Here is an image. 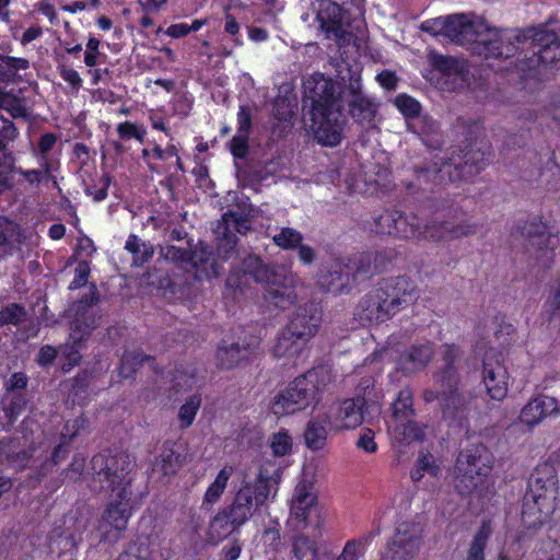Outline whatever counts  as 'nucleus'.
<instances>
[{
	"mask_svg": "<svg viewBox=\"0 0 560 560\" xmlns=\"http://www.w3.org/2000/svg\"><path fill=\"white\" fill-rule=\"evenodd\" d=\"M436 33H442L453 43H472L474 51L485 60H511L526 77L560 61V27L547 25L505 32H489L479 36L475 25L464 14L441 16L432 21Z\"/></svg>",
	"mask_w": 560,
	"mask_h": 560,
	"instance_id": "f257e3e1",
	"label": "nucleus"
},
{
	"mask_svg": "<svg viewBox=\"0 0 560 560\" xmlns=\"http://www.w3.org/2000/svg\"><path fill=\"white\" fill-rule=\"evenodd\" d=\"M456 127L463 135L462 144L453 147L451 156L440 162L413 166V186H443L451 183L468 182L485 170L492 154L491 143L483 137L481 120L456 119Z\"/></svg>",
	"mask_w": 560,
	"mask_h": 560,
	"instance_id": "f03ea898",
	"label": "nucleus"
},
{
	"mask_svg": "<svg viewBox=\"0 0 560 560\" xmlns=\"http://www.w3.org/2000/svg\"><path fill=\"white\" fill-rule=\"evenodd\" d=\"M131 468L129 455L122 452L97 453L91 459L94 479L106 482L104 487L115 494L103 511L98 527L101 541L112 546L121 539L132 515Z\"/></svg>",
	"mask_w": 560,
	"mask_h": 560,
	"instance_id": "7ed1b4c3",
	"label": "nucleus"
},
{
	"mask_svg": "<svg viewBox=\"0 0 560 560\" xmlns=\"http://www.w3.org/2000/svg\"><path fill=\"white\" fill-rule=\"evenodd\" d=\"M303 106L310 108L314 138L325 147H337L343 139L346 118L343 93L347 85L316 71L303 79Z\"/></svg>",
	"mask_w": 560,
	"mask_h": 560,
	"instance_id": "20e7f679",
	"label": "nucleus"
},
{
	"mask_svg": "<svg viewBox=\"0 0 560 560\" xmlns=\"http://www.w3.org/2000/svg\"><path fill=\"white\" fill-rule=\"evenodd\" d=\"M463 350L456 343L442 346V364L433 373L438 388H427L422 398L427 404L439 402L442 418L452 428H466L471 412L476 409V397L460 388L458 363Z\"/></svg>",
	"mask_w": 560,
	"mask_h": 560,
	"instance_id": "39448f33",
	"label": "nucleus"
},
{
	"mask_svg": "<svg viewBox=\"0 0 560 560\" xmlns=\"http://www.w3.org/2000/svg\"><path fill=\"white\" fill-rule=\"evenodd\" d=\"M417 299V285L406 276L383 279L358 305V316L369 324L384 323Z\"/></svg>",
	"mask_w": 560,
	"mask_h": 560,
	"instance_id": "423d86ee",
	"label": "nucleus"
},
{
	"mask_svg": "<svg viewBox=\"0 0 560 560\" xmlns=\"http://www.w3.org/2000/svg\"><path fill=\"white\" fill-rule=\"evenodd\" d=\"M559 493L556 467L544 462L537 465L527 481L522 501L521 521L527 529H536L551 521Z\"/></svg>",
	"mask_w": 560,
	"mask_h": 560,
	"instance_id": "0eeeda50",
	"label": "nucleus"
},
{
	"mask_svg": "<svg viewBox=\"0 0 560 560\" xmlns=\"http://www.w3.org/2000/svg\"><path fill=\"white\" fill-rule=\"evenodd\" d=\"M331 381V373L325 366L310 369L275 395L272 412L276 416H285L305 410L311 406L315 407L322 400L323 393Z\"/></svg>",
	"mask_w": 560,
	"mask_h": 560,
	"instance_id": "6e6552de",
	"label": "nucleus"
},
{
	"mask_svg": "<svg viewBox=\"0 0 560 560\" xmlns=\"http://www.w3.org/2000/svg\"><path fill=\"white\" fill-rule=\"evenodd\" d=\"M494 456L483 443H472L462 450L454 465L456 488L462 494H470L482 487L490 476Z\"/></svg>",
	"mask_w": 560,
	"mask_h": 560,
	"instance_id": "1a4fd4ad",
	"label": "nucleus"
},
{
	"mask_svg": "<svg viewBox=\"0 0 560 560\" xmlns=\"http://www.w3.org/2000/svg\"><path fill=\"white\" fill-rule=\"evenodd\" d=\"M364 3L357 5L352 1L342 3L340 0H318L317 4L314 3L315 19L325 37L338 43L350 40L354 16H363Z\"/></svg>",
	"mask_w": 560,
	"mask_h": 560,
	"instance_id": "9d476101",
	"label": "nucleus"
},
{
	"mask_svg": "<svg viewBox=\"0 0 560 560\" xmlns=\"http://www.w3.org/2000/svg\"><path fill=\"white\" fill-rule=\"evenodd\" d=\"M518 233L535 252L536 266L542 270L550 269L555 264L556 249L560 245V231L555 220L534 217L512 229Z\"/></svg>",
	"mask_w": 560,
	"mask_h": 560,
	"instance_id": "9b49d317",
	"label": "nucleus"
},
{
	"mask_svg": "<svg viewBox=\"0 0 560 560\" xmlns=\"http://www.w3.org/2000/svg\"><path fill=\"white\" fill-rule=\"evenodd\" d=\"M270 491V477L259 471L254 480L243 479L229 506L243 522L247 523L255 512L266 505Z\"/></svg>",
	"mask_w": 560,
	"mask_h": 560,
	"instance_id": "f8f14e48",
	"label": "nucleus"
},
{
	"mask_svg": "<svg viewBox=\"0 0 560 560\" xmlns=\"http://www.w3.org/2000/svg\"><path fill=\"white\" fill-rule=\"evenodd\" d=\"M259 345L260 342L256 338L223 337L215 349L217 368L230 371L250 364L257 355Z\"/></svg>",
	"mask_w": 560,
	"mask_h": 560,
	"instance_id": "ddd939ff",
	"label": "nucleus"
},
{
	"mask_svg": "<svg viewBox=\"0 0 560 560\" xmlns=\"http://www.w3.org/2000/svg\"><path fill=\"white\" fill-rule=\"evenodd\" d=\"M277 275L273 268L256 254H247L238 265L232 266L225 284L233 290H242L249 280L269 284Z\"/></svg>",
	"mask_w": 560,
	"mask_h": 560,
	"instance_id": "4468645a",
	"label": "nucleus"
},
{
	"mask_svg": "<svg viewBox=\"0 0 560 560\" xmlns=\"http://www.w3.org/2000/svg\"><path fill=\"white\" fill-rule=\"evenodd\" d=\"M422 530L412 522L399 523L388 540L384 560H412L420 551Z\"/></svg>",
	"mask_w": 560,
	"mask_h": 560,
	"instance_id": "2eb2a0df",
	"label": "nucleus"
},
{
	"mask_svg": "<svg viewBox=\"0 0 560 560\" xmlns=\"http://www.w3.org/2000/svg\"><path fill=\"white\" fill-rule=\"evenodd\" d=\"M360 268H353L350 262L342 259H334L320 270L318 284L320 288L332 294L348 293L357 282Z\"/></svg>",
	"mask_w": 560,
	"mask_h": 560,
	"instance_id": "dca6fc26",
	"label": "nucleus"
},
{
	"mask_svg": "<svg viewBox=\"0 0 560 560\" xmlns=\"http://www.w3.org/2000/svg\"><path fill=\"white\" fill-rule=\"evenodd\" d=\"M478 225L470 220L464 219L459 222L453 221H428L423 226L420 225L418 241L446 242L459 240L465 236L474 235Z\"/></svg>",
	"mask_w": 560,
	"mask_h": 560,
	"instance_id": "f3484780",
	"label": "nucleus"
},
{
	"mask_svg": "<svg viewBox=\"0 0 560 560\" xmlns=\"http://www.w3.org/2000/svg\"><path fill=\"white\" fill-rule=\"evenodd\" d=\"M89 288V293L82 295L77 302L75 318L70 326V336L74 342L89 337L97 326V318L89 313L90 308L100 302V293L95 283H90Z\"/></svg>",
	"mask_w": 560,
	"mask_h": 560,
	"instance_id": "a211bd4d",
	"label": "nucleus"
},
{
	"mask_svg": "<svg viewBox=\"0 0 560 560\" xmlns=\"http://www.w3.org/2000/svg\"><path fill=\"white\" fill-rule=\"evenodd\" d=\"M366 406L364 396L357 395L332 406L326 413L330 418V429L336 431L350 430L359 427L363 421V409Z\"/></svg>",
	"mask_w": 560,
	"mask_h": 560,
	"instance_id": "6ab92c4d",
	"label": "nucleus"
},
{
	"mask_svg": "<svg viewBox=\"0 0 560 560\" xmlns=\"http://www.w3.org/2000/svg\"><path fill=\"white\" fill-rule=\"evenodd\" d=\"M482 383L491 399L501 401L506 397L509 373L499 354L486 353L482 360Z\"/></svg>",
	"mask_w": 560,
	"mask_h": 560,
	"instance_id": "aec40b11",
	"label": "nucleus"
},
{
	"mask_svg": "<svg viewBox=\"0 0 560 560\" xmlns=\"http://www.w3.org/2000/svg\"><path fill=\"white\" fill-rule=\"evenodd\" d=\"M347 90L351 96L348 102V113L359 125L371 124L378 110V104L362 91L360 77H350Z\"/></svg>",
	"mask_w": 560,
	"mask_h": 560,
	"instance_id": "412c9836",
	"label": "nucleus"
},
{
	"mask_svg": "<svg viewBox=\"0 0 560 560\" xmlns=\"http://www.w3.org/2000/svg\"><path fill=\"white\" fill-rule=\"evenodd\" d=\"M320 323L322 310L318 304L306 302L298 307L285 327L288 332L296 335L302 340L310 341L317 334Z\"/></svg>",
	"mask_w": 560,
	"mask_h": 560,
	"instance_id": "4be33fe9",
	"label": "nucleus"
},
{
	"mask_svg": "<svg viewBox=\"0 0 560 560\" xmlns=\"http://www.w3.org/2000/svg\"><path fill=\"white\" fill-rule=\"evenodd\" d=\"M434 353L435 349L432 341L412 343L399 353L396 360V368L404 375L418 373L431 363Z\"/></svg>",
	"mask_w": 560,
	"mask_h": 560,
	"instance_id": "5701e85b",
	"label": "nucleus"
},
{
	"mask_svg": "<svg viewBox=\"0 0 560 560\" xmlns=\"http://www.w3.org/2000/svg\"><path fill=\"white\" fill-rule=\"evenodd\" d=\"M560 412V402L548 395H537L532 398L521 410L520 420L529 428L542 422L547 417L557 416Z\"/></svg>",
	"mask_w": 560,
	"mask_h": 560,
	"instance_id": "b1692460",
	"label": "nucleus"
},
{
	"mask_svg": "<svg viewBox=\"0 0 560 560\" xmlns=\"http://www.w3.org/2000/svg\"><path fill=\"white\" fill-rule=\"evenodd\" d=\"M186 460V447L179 441L166 440L163 442L161 453L153 463V469L164 477H173L183 467Z\"/></svg>",
	"mask_w": 560,
	"mask_h": 560,
	"instance_id": "393cba45",
	"label": "nucleus"
},
{
	"mask_svg": "<svg viewBox=\"0 0 560 560\" xmlns=\"http://www.w3.org/2000/svg\"><path fill=\"white\" fill-rule=\"evenodd\" d=\"M31 405L30 395L1 394L0 427L4 432H11L19 418Z\"/></svg>",
	"mask_w": 560,
	"mask_h": 560,
	"instance_id": "a878e982",
	"label": "nucleus"
},
{
	"mask_svg": "<svg viewBox=\"0 0 560 560\" xmlns=\"http://www.w3.org/2000/svg\"><path fill=\"white\" fill-rule=\"evenodd\" d=\"M245 522L228 505L220 510L211 520L209 530L213 538L221 540L238 530Z\"/></svg>",
	"mask_w": 560,
	"mask_h": 560,
	"instance_id": "bb28decb",
	"label": "nucleus"
},
{
	"mask_svg": "<svg viewBox=\"0 0 560 560\" xmlns=\"http://www.w3.org/2000/svg\"><path fill=\"white\" fill-rule=\"evenodd\" d=\"M327 425L330 427V418L326 415L312 418L304 431V441L312 451H320L327 442Z\"/></svg>",
	"mask_w": 560,
	"mask_h": 560,
	"instance_id": "cd10ccee",
	"label": "nucleus"
},
{
	"mask_svg": "<svg viewBox=\"0 0 560 560\" xmlns=\"http://www.w3.org/2000/svg\"><path fill=\"white\" fill-rule=\"evenodd\" d=\"M21 226L0 215V260L13 255L16 245L21 243Z\"/></svg>",
	"mask_w": 560,
	"mask_h": 560,
	"instance_id": "c85d7f7f",
	"label": "nucleus"
},
{
	"mask_svg": "<svg viewBox=\"0 0 560 560\" xmlns=\"http://www.w3.org/2000/svg\"><path fill=\"white\" fill-rule=\"evenodd\" d=\"M380 535V528L370 530L362 536L349 539L339 556L327 557V560H359L368 550L374 538Z\"/></svg>",
	"mask_w": 560,
	"mask_h": 560,
	"instance_id": "c756f323",
	"label": "nucleus"
},
{
	"mask_svg": "<svg viewBox=\"0 0 560 560\" xmlns=\"http://www.w3.org/2000/svg\"><path fill=\"white\" fill-rule=\"evenodd\" d=\"M277 277L267 284L266 300L269 304L280 310H287L293 305L298 300L295 289L291 285L277 283Z\"/></svg>",
	"mask_w": 560,
	"mask_h": 560,
	"instance_id": "7c9ffc66",
	"label": "nucleus"
},
{
	"mask_svg": "<svg viewBox=\"0 0 560 560\" xmlns=\"http://www.w3.org/2000/svg\"><path fill=\"white\" fill-rule=\"evenodd\" d=\"M307 342V340H302L296 335L288 332V328L284 327L277 339L272 353L276 358L298 359Z\"/></svg>",
	"mask_w": 560,
	"mask_h": 560,
	"instance_id": "2f4dec72",
	"label": "nucleus"
},
{
	"mask_svg": "<svg viewBox=\"0 0 560 560\" xmlns=\"http://www.w3.org/2000/svg\"><path fill=\"white\" fill-rule=\"evenodd\" d=\"M395 229L393 236L400 240H417L419 238L420 218L415 213H405L401 210H395Z\"/></svg>",
	"mask_w": 560,
	"mask_h": 560,
	"instance_id": "473e14b6",
	"label": "nucleus"
},
{
	"mask_svg": "<svg viewBox=\"0 0 560 560\" xmlns=\"http://www.w3.org/2000/svg\"><path fill=\"white\" fill-rule=\"evenodd\" d=\"M389 432L393 439L402 445H408L412 442L419 441L423 436L422 428L413 420V418H406V420H393L389 427Z\"/></svg>",
	"mask_w": 560,
	"mask_h": 560,
	"instance_id": "72a5a7b5",
	"label": "nucleus"
},
{
	"mask_svg": "<svg viewBox=\"0 0 560 560\" xmlns=\"http://www.w3.org/2000/svg\"><path fill=\"white\" fill-rule=\"evenodd\" d=\"M145 362L153 363L155 362V358L153 355L144 354L141 350L125 351L121 354L118 366L119 377L122 380H133L139 369Z\"/></svg>",
	"mask_w": 560,
	"mask_h": 560,
	"instance_id": "f704fd0d",
	"label": "nucleus"
},
{
	"mask_svg": "<svg viewBox=\"0 0 560 560\" xmlns=\"http://www.w3.org/2000/svg\"><path fill=\"white\" fill-rule=\"evenodd\" d=\"M30 68V61L23 57H13L0 52V83L4 85L16 82L18 72Z\"/></svg>",
	"mask_w": 560,
	"mask_h": 560,
	"instance_id": "c9c22d12",
	"label": "nucleus"
},
{
	"mask_svg": "<svg viewBox=\"0 0 560 560\" xmlns=\"http://www.w3.org/2000/svg\"><path fill=\"white\" fill-rule=\"evenodd\" d=\"M125 249L131 254L132 266L142 267L149 262L154 254V247L151 243L142 241L137 234H129L125 243Z\"/></svg>",
	"mask_w": 560,
	"mask_h": 560,
	"instance_id": "e433bc0d",
	"label": "nucleus"
},
{
	"mask_svg": "<svg viewBox=\"0 0 560 560\" xmlns=\"http://www.w3.org/2000/svg\"><path fill=\"white\" fill-rule=\"evenodd\" d=\"M316 502V498L303 488H296L291 504V515L303 526L307 525L310 513Z\"/></svg>",
	"mask_w": 560,
	"mask_h": 560,
	"instance_id": "4c0bfd02",
	"label": "nucleus"
},
{
	"mask_svg": "<svg viewBox=\"0 0 560 560\" xmlns=\"http://www.w3.org/2000/svg\"><path fill=\"white\" fill-rule=\"evenodd\" d=\"M217 235V254L222 260L230 259L236 252L238 237L232 229L226 228V224L218 222L214 229Z\"/></svg>",
	"mask_w": 560,
	"mask_h": 560,
	"instance_id": "58836bf2",
	"label": "nucleus"
},
{
	"mask_svg": "<svg viewBox=\"0 0 560 560\" xmlns=\"http://www.w3.org/2000/svg\"><path fill=\"white\" fill-rule=\"evenodd\" d=\"M18 136L19 131L14 122L5 119L2 128H0V166L9 167L14 164L15 156L9 149V143L14 141Z\"/></svg>",
	"mask_w": 560,
	"mask_h": 560,
	"instance_id": "ea45409f",
	"label": "nucleus"
},
{
	"mask_svg": "<svg viewBox=\"0 0 560 560\" xmlns=\"http://www.w3.org/2000/svg\"><path fill=\"white\" fill-rule=\"evenodd\" d=\"M491 527L488 522H482L467 550V560H486V548L491 537Z\"/></svg>",
	"mask_w": 560,
	"mask_h": 560,
	"instance_id": "a19ab883",
	"label": "nucleus"
},
{
	"mask_svg": "<svg viewBox=\"0 0 560 560\" xmlns=\"http://www.w3.org/2000/svg\"><path fill=\"white\" fill-rule=\"evenodd\" d=\"M441 472L440 466L435 463L433 455L430 452H421L418 455L416 464L410 471V478L412 481H420L425 474L438 477Z\"/></svg>",
	"mask_w": 560,
	"mask_h": 560,
	"instance_id": "79ce46f5",
	"label": "nucleus"
},
{
	"mask_svg": "<svg viewBox=\"0 0 560 560\" xmlns=\"http://www.w3.org/2000/svg\"><path fill=\"white\" fill-rule=\"evenodd\" d=\"M292 551L298 560H316L318 558V544L315 539L301 534L294 537Z\"/></svg>",
	"mask_w": 560,
	"mask_h": 560,
	"instance_id": "37998d69",
	"label": "nucleus"
},
{
	"mask_svg": "<svg viewBox=\"0 0 560 560\" xmlns=\"http://www.w3.org/2000/svg\"><path fill=\"white\" fill-rule=\"evenodd\" d=\"M201 395L196 393L186 398L178 410L179 428L185 430L192 425L201 406Z\"/></svg>",
	"mask_w": 560,
	"mask_h": 560,
	"instance_id": "c03bdc74",
	"label": "nucleus"
},
{
	"mask_svg": "<svg viewBox=\"0 0 560 560\" xmlns=\"http://www.w3.org/2000/svg\"><path fill=\"white\" fill-rule=\"evenodd\" d=\"M413 394L410 388H404L398 393L393 404V420H406L415 417Z\"/></svg>",
	"mask_w": 560,
	"mask_h": 560,
	"instance_id": "a18cd8bd",
	"label": "nucleus"
},
{
	"mask_svg": "<svg viewBox=\"0 0 560 560\" xmlns=\"http://www.w3.org/2000/svg\"><path fill=\"white\" fill-rule=\"evenodd\" d=\"M233 469L231 467H223L220 469L214 480L209 485L206 490L203 502L213 504L215 503L223 494L229 479L231 478Z\"/></svg>",
	"mask_w": 560,
	"mask_h": 560,
	"instance_id": "49530a36",
	"label": "nucleus"
},
{
	"mask_svg": "<svg viewBox=\"0 0 560 560\" xmlns=\"http://www.w3.org/2000/svg\"><path fill=\"white\" fill-rule=\"evenodd\" d=\"M261 542L266 552H277L281 545V525L277 518H270L261 533Z\"/></svg>",
	"mask_w": 560,
	"mask_h": 560,
	"instance_id": "de8ad7c7",
	"label": "nucleus"
},
{
	"mask_svg": "<svg viewBox=\"0 0 560 560\" xmlns=\"http://www.w3.org/2000/svg\"><path fill=\"white\" fill-rule=\"evenodd\" d=\"M394 106L405 117V119H413L420 116L422 106L418 100L406 94L399 93L393 101Z\"/></svg>",
	"mask_w": 560,
	"mask_h": 560,
	"instance_id": "09e8293b",
	"label": "nucleus"
},
{
	"mask_svg": "<svg viewBox=\"0 0 560 560\" xmlns=\"http://www.w3.org/2000/svg\"><path fill=\"white\" fill-rule=\"evenodd\" d=\"M273 243L284 250L295 249L303 242V235L300 231L284 226L272 237Z\"/></svg>",
	"mask_w": 560,
	"mask_h": 560,
	"instance_id": "8fccbe9b",
	"label": "nucleus"
},
{
	"mask_svg": "<svg viewBox=\"0 0 560 560\" xmlns=\"http://www.w3.org/2000/svg\"><path fill=\"white\" fill-rule=\"evenodd\" d=\"M25 307L19 303H11L0 308V328L7 325L18 326L26 320Z\"/></svg>",
	"mask_w": 560,
	"mask_h": 560,
	"instance_id": "3c124183",
	"label": "nucleus"
},
{
	"mask_svg": "<svg viewBox=\"0 0 560 560\" xmlns=\"http://www.w3.org/2000/svg\"><path fill=\"white\" fill-rule=\"evenodd\" d=\"M395 210L385 209L382 213L374 217L372 231L378 235L393 236L395 229Z\"/></svg>",
	"mask_w": 560,
	"mask_h": 560,
	"instance_id": "603ef678",
	"label": "nucleus"
},
{
	"mask_svg": "<svg viewBox=\"0 0 560 560\" xmlns=\"http://www.w3.org/2000/svg\"><path fill=\"white\" fill-rule=\"evenodd\" d=\"M28 377L24 372H14L3 384L2 394L11 395H28L27 393Z\"/></svg>",
	"mask_w": 560,
	"mask_h": 560,
	"instance_id": "864d4df0",
	"label": "nucleus"
},
{
	"mask_svg": "<svg viewBox=\"0 0 560 560\" xmlns=\"http://www.w3.org/2000/svg\"><path fill=\"white\" fill-rule=\"evenodd\" d=\"M494 322L498 325L494 336L501 347H508L511 343L512 336L515 335L516 328L513 324L505 322V315L497 314Z\"/></svg>",
	"mask_w": 560,
	"mask_h": 560,
	"instance_id": "5fc2aeb1",
	"label": "nucleus"
},
{
	"mask_svg": "<svg viewBox=\"0 0 560 560\" xmlns=\"http://www.w3.org/2000/svg\"><path fill=\"white\" fill-rule=\"evenodd\" d=\"M145 129L131 121H122L117 126V135L120 140L128 141L136 139L140 143L144 142Z\"/></svg>",
	"mask_w": 560,
	"mask_h": 560,
	"instance_id": "6e6d98bb",
	"label": "nucleus"
},
{
	"mask_svg": "<svg viewBox=\"0 0 560 560\" xmlns=\"http://www.w3.org/2000/svg\"><path fill=\"white\" fill-rule=\"evenodd\" d=\"M219 222L221 224H226V228L232 229L236 235L237 233L245 234L250 230L247 219L243 214L231 210L225 212L222 215V220Z\"/></svg>",
	"mask_w": 560,
	"mask_h": 560,
	"instance_id": "4d7b16f0",
	"label": "nucleus"
},
{
	"mask_svg": "<svg viewBox=\"0 0 560 560\" xmlns=\"http://www.w3.org/2000/svg\"><path fill=\"white\" fill-rule=\"evenodd\" d=\"M270 447L275 456L288 455L292 450V438L287 430H280L271 438Z\"/></svg>",
	"mask_w": 560,
	"mask_h": 560,
	"instance_id": "13d9d810",
	"label": "nucleus"
},
{
	"mask_svg": "<svg viewBox=\"0 0 560 560\" xmlns=\"http://www.w3.org/2000/svg\"><path fill=\"white\" fill-rule=\"evenodd\" d=\"M110 184L112 176L108 173H104L96 184L86 186L84 192L88 196H92L94 201L100 202L107 198Z\"/></svg>",
	"mask_w": 560,
	"mask_h": 560,
	"instance_id": "bf43d9fd",
	"label": "nucleus"
},
{
	"mask_svg": "<svg viewBox=\"0 0 560 560\" xmlns=\"http://www.w3.org/2000/svg\"><path fill=\"white\" fill-rule=\"evenodd\" d=\"M228 147L235 159H245L249 153V135L236 132L230 140Z\"/></svg>",
	"mask_w": 560,
	"mask_h": 560,
	"instance_id": "052dcab7",
	"label": "nucleus"
},
{
	"mask_svg": "<svg viewBox=\"0 0 560 560\" xmlns=\"http://www.w3.org/2000/svg\"><path fill=\"white\" fill-rule=\"evenodd\" d=\"M90 273V262L88 260H80L74 268V277L70 282L68 289L70 291H73L86 285Z\"/></svg>",
	"mask_w": 560,
	"mask_h": 560,
	"instance_id": "680f3d73",
	"label": "nucleus"
},
{
	"mask_svg": "<svg viewBox=\"0 0 560 560\" xmlns=\"http://www.w3.org/2000/svg\"><path fill=\"white\" fill-rule=\"evenodd\" d=\"M457 60L452 56H444L440 54H435L431 56V65L432 67L444 73L452 74L457 71Z\"/></svg>",
	"mask_w": 560,
	"mask_h": 560,
	"instance_id": "e2e57ef3",
	"label": "nucleus"
},
{
	"mask_svg": "<svg viewBox=\"0 0 560 560\" xmlns=\"http://www.w3.org/2000/svg\"><path fill=\"white\" fill-rule=\"evenodd\" d=\"M101 42L94 36H90L86 43V49L84 52V63L89 68H93L97 65L101 57L106 58V55L100 51Z\"/></svg>",
	"mask_w": 560,
	"mask_h": 560,
	"instance_id": "0e129e2a",
	"label": "nucleus"
},
{
	"mask_svg": "<svg viewBox=\"0 0 560 560\" xmlns=\"http://www.w3.org/2000/svg\"><path fill=\"white\" fill-rule=\"evenodd\" d=\"M57 142L58 136L56 133H43L37 140L36 148L33 150V156H48V153L55 148Z\"/></svg>",
	"mask_w": 560,
	"mask_h": 560,
	"instance_id": "69168bd1",
	"label": "nucleus"
},
{
	"mask_svg": "<svg viewBox=\"0 0 560 560\" xmlns=\"http://www.w3.org/2000/svg\"><path fill=\"white\" fill-rule=\"evenodd\" d=\"M89 424L88 418L82 413L73 419H69L62 425L60 433L69 435L70 438H77L82 431L86 429Z\"/></svg>",
	"mask_w": 560,
	"mask_h": 560,
	"instance_id": "338daca9",
	"label": "nucleus"
},
{
	"mask_svg": "<svg viewBox=\"0 0 560 560\" xmlns=\"http://www.w3.org/2000/svg\"><path fill=\"white\" fill-rule=\"evenodd\" d=\"M4 109L13 117V118H23L27 119L30 117V113L20 97L10 93Z\"/></svg>",
	"mask_w": 560,
	"mask_h": 560,
	"instance_id": "774afa93",
	"label": "nucleus"
}]
</instances>
